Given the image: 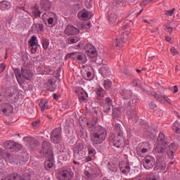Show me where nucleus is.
Listing matches in <instances>:
<instances>
[{"label": "nucleus", "mask_w": 180, "mask_h": 180, "mask_svg": "<svg viewBox=\"0 0 180 180\" xmlns=\"http://www.w3.org/2000/svg\"><path fill=\"white\" fill-rule=\"evenodd\" d=\"M108 136V131L106 128L98 125L91 129L90 131V141L93 146H98L102 144Z\"/></svg>", "instance_id": "nucleus-1"}, {"label": "nucleus", "mask_w": 180, "mask_h": 180, "mask_svg": "<svg viewBox=\"0 0 180 180\" xmlns=\"http://www.w3.org/2000/svg\"><path fill=\"white\" fill-rule=\"evenodd\" d=\"M14 73L16 77V79L18 81H21V79H26L27 81H31L33 78V72L29 69H21L20 70L15 69L14 70Z\"/></svg>", "instance_id": "nucleus-2"}, {"label": "nucleus", "mask_w": 180, "mask_h": 180, "mask_svg": "<svg viewBox=\"0 0 180 180\" xmlns=\"http://www.w3.org/2000/svg\"><path fill=\"white\" fill-rule=\"evenodd\" d=\"M66 58H72L75 61H77L79 64H85L88 61L86 55L82 52H72L66 55Z\"/></svg>", "instance_id": "nucleus-3"}, {"label": "nucleus", "mask_w": 180, "mask_h": 180, "mask_svg": "<svg viewBox=\"0 0 180 180\" xmlns=\"http://www.w3.org/2000/svg\"><path fill=\"white\" fill-rule=\"evenodd\" d=\"M40 153L43 154L44 157L51 160L53 158V150H51V143L48 141H44L42 143V148Z\"/></svg>", "instance_id": "nucleus-4"}, {"label": "nucleus", "mask_w": 180, "mask_h": 180, "mask_svg": "<svg viewBox=\"0 0 180 180\" xmlns=\"http://www.w3.org/2000/svg\"><path fill=\"white\" fill-rule=\"evenodd\" d=\"M62 140L61 128L58 127L54 129L51 133V141H52L53 144H58V143H61Z\"/></svg>", "instance_id": "nucleus-5"}, {"label": "nucleus", "mask_w": 180, "mask_h": 180, "mask_svg": "<svg viewBox=\"0 0 180 180\" xmlns=\"http://www.w3.org/2000/svg\"><path fill=\"white\" fill-rule=\"evenodd\" d=\"M84 176L87 180H98V169L94 166H90L88 170L84 171Z\"/></svg>", "instance_id": "nucleus-6"}, {"label": "nucleus", "mask_w": 180, "mask_h": 180, "mask_svg": "<svg viewBox=\"0 0 180 180\" xmlns=\"http://www.w3.org/2000/svg\"><path fill=\"white\" fill-rule=\"evenodd\" d=\"M125 140L124 135H115L111 143L112 146L117 148H123Z\"/></svg>", "instance_id": "nucleus-7"}, {"label": "nucleus", "mask_w": 180, "mask_h": 180, "mask_svg": "<svg viewBox=\"0 0 180 180\" xmlns=\"http://www.w3.org/2000/svg\"><path fill=\"white\" fill-rule=\"evenodd\" d=\"M84 51L86 54L91 58H95L98 56V52L96 51V48L91 44H87L84 46Z\"/></svg>", "instance_id": "nucleus-8"}, {"label": "nucleus", "mask_w": 180, "mask_h": 180, "mask_svg": "<svg viewBox=\"0 0 180 180\" xmlns=\"http://www.w3.org/2000/svg\"><path fill=\"white\" fill-rule=\"evenodd\" d=\"M44 86L48 91H51V92L56 91L57 85L56 84V79L53 76L48 78L46 82L44 83Z\"/></svg>", "instance_id": "nucleus-9"}, {"label": "nucleus", "mask_w": 180, "mask_h": 180, "mask_svg": "<svg viewBox=\"0 0 180 180\" xmlns=\"http://www.w3.org/2000/svg\"><path fill=\"white\" fill-rule=\"evenodd\" d=\"M143 165L146 169H151L155 165V158L151 155L146 156Z\"/></svg>", "instance_id": "nucleus-10"}, {"label": "nucleus", "mask_w": 180, "mask_h": 180, "mask_svg": "<svg viewBox=\"0 0 180 180\" xmlns=\"http://www.w3.org/2000/svg\"><path fill=\"white\" fill-rule=\"evenodd\" d=\"M24 141H25L26 146L29 147V148H31L33 150L34 148H36L39 146V141L36 140L34 138L32 137H24Z\"/></svg>", "instance_id": "nucleus-11"}, {"label": "nucleus", "mask_w": 180, "mask_h": 180, "mask_svg": "<svg viewBox=\"0 0 180 180\" xmlns=\"http://www.w3.org/2000/svg\"><path fill=\"white\" fill-rule=\"evenodd\" d=\"M65 34H67L68 36L79 34V30L72 25H68L65 30Z\"/></svg>", "instance_id": "nucleus-12"}, {"label": "nucleus", "mask_w": 180, "mask_h": 180, "mask_svg": "<svg viewBox=\"0 0 180 180\" xmlns=\"http://www.w3.org/2000/svg\"><path fill=\"white\" fill-rule=\"evenodd\" d=\"M167 168V163L162 160L161 158L156 160V164L155 165V169L157 171H165Z\"/></svg>", "instance_id": "nucleus-13"}, {"label": "nucleus", "mask_w": 180, "mask_h": 180, "mask_svg": "<svg viewBox=\"0 0 180 180\" xmlns=\"http://www.w3.org/2000/svg\"><path fill=\"white\" fill-rule=\"evenodd\" d=\"M124 112H126L127 116L131 119L133 116L136 117V108L131 105L130 103H128L127 106L124 107Z\"/></svg>", "instance_id": "nucleus-14"}, {"label": "nucleus", "mask_w": 180, "mask_h": 180, "mask_svg": "<svg viewBox=\"0 0 180 180\" xmlns=\"http://www.w3.org/2000/svg\"><path fill=\"white\" fill-rule=\"evenodd\" d=\"M1 112L6 116H9L11 113H13V106L9 103H6L1 107Z\"/></svg>", "instance_id": "nucleus-15"}, {"label": "nucleus", "mask_w": 180, "mask_h": 180, "mask_svg": "<svg viewBox=\"0 0 180 180\" xmlns=\"http://www.w3.org/2000/svg\"><path fill=\"white\" fill-rule=\"evenodd\" d=\"M99 73L103 78H107L110 75V69L108 65L104 64L99 70Z\"/></svg>", "instance_id": "nucleus-16"}, {"label": "nucleus", "mask_w": 180, "mask_h": 180, "mask_svg": "<svg viewBox=\"0 0 180 180\" xmlns=\"http://www.w3.org/2000/svg\"><path fill=\"white\" fill-rule=\"evenodd\" d=\"M7 99L10 102H18V101H19V91L16 90L11 91Z\"/></svg>", "instance_id": "nucleus-17"}, {"label": "nucleus", "mask_w": 180, "mask_h": 180, "mask_svg": "<svg viewBox=\"0 0 180 180\" xmlns=\"http://www.w3.org/2000/svg\"><path fill=\"white\" fill-rule=\"evenodd\" d=\"M41 9L43 11H50L51 8V2L49 0H41L40 2Z\"/></svg>", "instance_id": "nucleus-18"}, {"label": "nucleus", "mask_w": 180, "mask_h": 180, "mask_svg": "<svg viewBox=\"0 0 180 180\" xmlns=\"http://www.w3.org/2000/svg\"><path fill=\"white\" fill-rule=\"evenodd\" d=\"M167 146H168L167 142H165V143H159L155 148L156 153H158V154H162L165 153V150H167Z\"/></svg>", "instance_id": "nucleus-19"}, {"label": "nucleus", "mask_w": 180, "mask_h": 180, "mask_svg": "<svg viewBox=\"0 0 180 180\" xmlns=\"http://www.w3.org/2000/svg\"><path fill=\"white\" fill-rule=\"evenodd\" d=\"M60 178L62 180H70L72 178V173L69 170H63L60 172Z\"/></svg>", "instance_id": "nucleus-20"}, {"label": "nucleus", "mask_w": 180, "mask_h": 180, "mask_svg": "<svg viewBox=\"0 0 180 180\" xmlns=\"http://www.w3.org/2000/svg\"><path fill=\"white\" fill-rule=\"evenodd\" d=\"M91 13L86 10H82L80 12H79L77 16L79 19H82V20H84V19H90L91 16H89Z\"/></svg>", "instance_id": "nucleus-21"}, {"label": "nucleus", "mask_w": 180, "mask_h": 180, "mask_svg": "<svg viewBox=\"0 0 180 180\" xmlns=\"http://www.w3.org/2000/svg\"><path fill=\"white\" fill-rule=\"evenodd\" d=\"M6 150H12L16 147L17 144L13 141H6L4 143Z\"/></svg>", "instance_id": "nucleus-22"}, {"label": "nucleus", "mask_w": 180, "mask_h": 180, "mask_svg": "<svg viewBox=\"0 0 180 180\" xmlns=\"http://www.w3.org/2000/svg\"><path fill=\"white\" fill-rule=\"evenodd\" d=\"M112 103L113 101H112V98L110 97H107L105 98V103L103 106L105 112H109L110 110V107L112 106Z\"/></svg>", "instance_id": "nucleus-23"}, {"label": "nucleus", "mask_w": 180, "mask_h": 180, "mask_svg": "<svg viewBox=\"0 0 180 180\" xmlns=\"http://www.w3.org/2000/svg\"><path fill=\"white\" fill-rule=\"evenodd\" d=\"M126 38H124V36L122 34L121 39H117L115 44L116 47H124V43H126Z\"/></svg>", "instance_id": "nucleus-24"}, {"label": "nucleus", "mask_w": 180, "mask_h": 180, "mask_svg": "<svg viewBox=\"0 0 180 180\" xmlns=\"http://www.w3.org/2000/svg\"><path fill=\"white\" fill-rule=\"evenodd\" d=\"M79 99L80 102H86L88 99V93L85 92L84 90L78 92Z\"/></svg>", "instance_id": "nucleus-25"}, {"label": "nucleus", "mask_w": 180, "mask_h": 180, "mask_svg": "<svg viewBox=\"0 0 180 180\" xmlns=\"http://www.w3.org/2000/svg\"><path fill=\"white\" fill-rule=\"evenodd\" d=\"M0 9L1 11H9L11 9V3L5 1L0 2Z\"/></svg>", "instance_id": "nucleus-26"}, {"label": "nucleus", "mask_w": 180, "mask_h": 180, "mask_svg": "<svg viewBox=\"0 0 180 180\" xmlns=\"http://www.w3.org/2000/svg\"><path fill=\"white\" fill-rule=\"evenodd\" d=\"M143 144H144V143H140L136 148L137 154L139 155H141V153L143 154H146V153H147V151H148V149L143 147Z\"/></svg>", "instance_id": "nucleus-27"}, {"label": "nucleus", "mask_w": 180, "mask_h": 180, "mask_svg": "<svg viewBox=\"0 0 180 180\" xmlns=\"http://www.w3.org/2000/svg\"><path fill=\"white\" fill-rule=\"evenodd\" d=\"M121 94L124 99H129L131 98V91L125 89H121Z\"/></svg>", "instance_id": "nucleus-28"}, {"label": "nucleus", "mask_w": 180, "mask_h": 180, "mask_svg": "<svg viewBox=\"0 0 180 180\" xmlns=\"http://www.w3.org/2000/svg\"><path fill=\"white\" fill-rule=\"evenodd\" d=\"M150 94L152 96H153L155 99L158 101V102H160V103H165V102H164V100L162 99V96H164V95L160 96L157 93H155V91H151Z\"/></svg>", "instance_id": "nucleus-29"}, {"label": "nucleus", "mask_w": 180, "mask_h": 180, "mask_svg": "<svg viewBox=\"0 0 180 180\" xmlns=\"http://www.w3.org/2000/svg\"><path fill=\"white\" fill-rule=\"evenodd\" d=\"M20 174L18 173H13L7 175L6 179L7 180H20Z\"/></svg>", "instance_id": "nucleus-30"}, {"label": "nucleus", "mask_w": 180, "mask_h": 180, "mask_svg": "<svg viewBox=\"0 0 180 180\" xmlns=\"http://www.w3.org/2000/svg\"><path fill=\"white\" fill-rule=\"evenodd\" d=\"M53 72H54V71L53 70V69H51L50 67L49 66H46V67H44L41 72V74H43V75H51L53 74Z\"/></svg>", "instance_id": "nucleus-31"}, {"label": "nucleus", "mask_w": 180, "mask_h": 180, "mask_svg": "<svg viewBox=\"0 0 180 180\" xmlns=\"http://www.w3.org/2000/svg\"><path fill=\"white\" fill-rule=\"evenodd\" d=\"M117 20V15L115 13H112L108 15L109 23H115Z\"/></svg>", "instance_id": "nucleus-32"}, {"label": "nucleus", "mask_w": 180, "mask_h": 180, "mask_svg": "<svg viewBox=\"0 0 180 180\" xmlns=\"http://www.w3.org/2000/svg\"><path fill=\"white\" fill-rule=\"evenodd\" d=\"M96 123H98V118L95 117L93 118L91 122H87L86 124L89 129H92V127H96Z\"/></svg>", "instance_id": "nucleus-33"}, {"label": "nucleus", "mask_w": 180, "mask_h": 180, "mask_svg": "<svg viewBox=\"0 0 180 180\" xmlns=\"http://www.w3.org/2000/svg\"><path fill=\"white\" fill-rule=\"evenodd\" d=\"M39 108H41V112H44L46 109H49V105H47V102L44 100H41L39 103Z\"/></svg>", "instance_id": "nucleus-34"}, {"label": "nucleus", "mask_w": 180, "mask_h": 180, "mask_svg": "<svg viewBox=\"0 0 180 180\" xmlns=\"http://www.w3.org/2000/svg\"><path fill=\"white\" fill-rule=\"evenodd\" d=\"M115 129L116 131V136H123V131H122V125H120V124H115Z\"/></svg>", "instance_id": "nucleus-35"}, {"label": "nucleus", "mask_w": 180, "mask_h": 180, "mask_svg": "<svg viewBox=\"0 0 180 180\" xmlns=\"http://www.w3.org/2000/svg\"><path fill=\"white\" fill-rule=\"evenodd\" d=\"M120 171L122 174L126 175L130 172V166H129V165H123V166L120 167Z\"/></svg>", "instance_id": "nucleus-36"}, {"label": "nucleus", "mask_w": 180, "mask_h": 180, "mask_svg": "<svg viewBox=\"0 0 180 180\" xmlns=\"http://www.w3.org/2000/svg\"><path fill=\"white\" fill-rule=\"evenodd\" d=\"M78 41H79V37H71L68 39V44H74L78 43Z\"/></svg>", "instance_id": "nucleus-37"}, {"label": "nucleus", "mask_w": 180, "mask_h": 180, "mask_svg": "<svg viewBox=\"0 0 180 180\" xmlns=\"http://www.w3.org/2000/svg\"><path fill=\"white\" fill-rule=\"evenodd\" d=\"M145 180H158V176L155 173H150L146 176Z\"/></svg>", "instance_id": "nucleus-38"}, {"label": "nucleus", "mask_w": 180, "mask_h": 180, "mask_svg": "<svg viewBox=\"0 0 180 180\" xmlns=\"http://www.w3.org/2000/svg\"><path fill=\"white\" fill-rule=\"evenodd\" d=\"M173 130L175 133L180 134V122L179 121H176L173 126Z\"/></svg>", "instance_id": "nucleus-39"}, {"label": "nucleus", "mask_w": 180, "mask_h": 180, "mask_svg": "<svg viewBox=\"0 0 180 180\" xmlns=\"http://www.w3.org/2000/svg\"><path fill=\"white\" fill-rule=\"evenodd\" d=\"M84 149V144L82 143H77L75 147V153H79L80 151H82Z\"/></svg>", "instance_id": "nucleus-40"}, {"label": "nucleus", "mask_w": 180, "mask_h": 180, "mask_svg": "<svg viewBox=\"0 0 180 180\" xmlns=\"http://www.w3.org/2000/svg\"><path fill=\"white\" fill-rule=\"evenodd\" d=\"M104 92H105V90H103V89H102L101 87H99L97 89L96 95L98 99H102V98H103Z\"/></svg>", "instance_id": "nucleus-41"}, {"label": "nucleus", "mask_w": 180, "mask_h": 180, "mask_svg": "<svg viewBox=\"0 0 180 180\" xmlns=\"http://www.w3.org/2000/svg\"><path fill=\"white\" fill-rule=\"evenodd\" d=\"M87 150H88V153L91 157H94L95 155V154H96V150L91 145L88 146Z\"/></svg>", "instance_id": "nucleus-42"}, {"label": "nucleus", "mask_w": 180, "mask_h": 180, "mask_svg": "<svg viewBox=\"0 0 180 180\" xmlns=\"http://www.w3.org/2000/svg\"><path fill=\"white\" fill-rule=\"evenodd\" d=\"M159 143L165 144V135H164V133H160L158 139Z\"/></svg>", "instance_id": "nucleus-43"}, {"label": "nucleus", "mask_w": 180, "mask_h": 180, "mask_svg": "<svg viewBox=\"0 0 180 180\" xmlns=\"http://www.w3.org/2000/svg\"><path fill=\"white\" fill-rule=\"evenodd\" d=\"M49 44H50V41H49V39L46 38L43 39L42 46H43L44 50H47L49 49Z\"/></svg>", "instance_id": "nucleus-44"}, {"label": "nucleus", "mask_w": 180, "mask_h": 180, "mask_svg": "<svg viewBox=\"0 0 180 180\" xmlns=\"http://www.w3.org/2000/svg\"><path fill=\"white\" fill-rule=\"evenodd\" d=\"M176 150H178V147L176 145H175V143H171L169 146L167 151H172L175 153Z\"/></svg>", "instance_id": "nucleus-45"}, {"label": "nucleus", "mask_w": 180, "mask_h": 180, "mask_svg": "<svg viewBox=\"0 0 180 180\" xmlns=\"http://www.w3.org/2000/svg\"><path fill=\"white\" fill-rule=\"evenodd\" d=\"M103 86L105 89H110V86H112V82H110V80L109 79L105 80L103 83Z\"/></svg>", "instance_id": "nucleus-46"}, {"label": "nucleus", "mask_w": 180, "mask_h": 180, "mask_svg": "<svg viewBox=\"0 0 180 180\" xmlns=\"http://www.w3.org/2000/svg\"><path fill=\"white\" fill-rule=\"evenodd\" d=\"M30 46H35L37 44V37L36 36H32L31 39L29 41Z\"/></svg>", "instance_id": "nucleus-47"}, {"label": "nucleus", "mask_w": 180, "mask_h": 180, "mask_svg": "<svg viewBox=\"0 0 180 180\" xmlns=\"http://www.w3.org/2000/svg\"><path fill=\"white\" fill-rule=\"evenodd\" d=\"M44 165H45L46 169L53 168V162H51V160H50V159H49V160L45 161Z\"/></svg>", "instance_id": "nucleus-48"}, {"label": "nucleus", "mask_w": 180, "mask_h": 180, "mask_svg": "<svg viewBox=\"0 0 180 180\" xmlns=\"http://www.w3.org/2000/svg\"><path fill=\"white\" fill-rule=\"evenodd\" d=\"M35 27L37 32H43L44 30V25L43 24H35Z\"/></svg>", "instance_id": "nucleus-49"}, {"label": "nucleus", "mask_w": 180, "mask_h": 180, "mask_svg": "<svg viewBox=\"0 0 180 180\" xmlns=\"http://www.w3.org/2000/svg\"><path fill=\"white\" fill-rule=\"evenodd\" d=\"M5 99H6V97L5 96V94L2 92V90L0 89V103H2V102H4Z\"/></svg>", "instance_id": "nucleus-50"}, {"label": "nucleus", "mask_w": 180, "mask_h": 180, "mask_svg": "<svg viewBox=\"0 0 180 180\" xmlns=\"http://www.w3.org/2000/svg\"><path fill=\"white\" fill-rule=\"evenodd\" d=\"M153 1H154V0H143L141 3V6H147V5H148V4H151V2H153Z\"/></svg>", "instance_id": "nucleus-51"}, {"label": "nucleus", "mask_w": 180, "mask_h": 180, "mask_svg": "<svg viewBox=\"0 0 180 180\" xmlns=\"http://www.w3.org/2000/svg\"><path fill=\"white\" fill-rule=\"evenodd\" d=\"M174 153L175 152L167 150V157H168V158H169V160H174Z\"/></svg>", "instance_id": "nucleus-52"}, {"label": "nucleus", "mask_w": 180, "mask_h": 180, "mask_svg": "<svg viewBox=\"0 0 180 180\" xmlns=\"http://www.w3.org/2000/svg\"><path fill=\"white\" fill-rule=\"evenodd\" d=\"M165 27H166V29L167 30L169 34H172V30H174L172 27H169L168 26V24H165Z\"/></svg>", "instance_id": "nucleus-53"}, {"label": "nucleus", "mask_w": 180, "mask_h": 180, "mask_svg": "<svg viewBox=\"0 0 180 180\" xmlns=\"http://www.w3.org/2000/svg\"><path fill=\"white\" fill-rule=\"evenodd\" d=\"M85 5L88 9H91L92 8V0L86 1Z\"/></svg>", "instance_id": "nucleus-54"}, {"label": "nucleus", "mask_w": 180, "mask_h": 180, "mask_svg": "<svg viewBox=\"0 0 180 180\" xmlns=\"http://www.w3.org/2000/svg\"><path fill=\"white\" fill-rule=\"evenodd\" d=\"M32 13H33L34 15H35V16H37V17H40V15H41V12L39 9H37V8H36L35 10H34V11H32Z\"/></svg>", "instance_id": "nucleus-55"}, {"label": "nucleus", "mask_w": 180, "mask_h": 180, "mask_svg": "<svg viewBox=\"0 0 180 180\" xmlns=\"http://www.w3.org/2000/svg\"><path fill=\"white\" fill-rule=\"evenodd\" d=\"M30 47H32L31 48V53L32 54L36 53V51H37V44L31 46Z\"/></svg>", "instance_id": "nucleus-56"}, {"label": "nucleus", "mask_w": 180, "mask_h": 180, "mask_svg": "<svg viewBox=\"0 0 180 180\" xmlns=\"http://www.w3.org/2000/svg\"><path fill=\"white\" fill-rule=\"evenodd\" d=\"M174 12H175V8H173L170 11H167L165 15L167 16H172V15H174Z\"/></svg>", "instance_id": "nucleus-57"}, {"label": "nucleus", "mask_w": 180, "mask_h": 180, "mask_svg": "<svg viewBox=\"0 0 180 180\" xmlns=\"http://www.w3.org/2000/svg\"><path fill=\"white\" fill-rule=\"evenodd\" d=\"M170 52H171V54H172L173 56H178V54L179 53L178 51L175 49V48L171 49Z\"/></svg>", "instance_id": "nucleus-58"}, {"label": "nucleus", "mask_w": 180, "mask_h": 180, "mask_svg": "<svg viewBox=\"0 0 180 180\" xmlns=\"http://www.w3.org/2000/svg\"><path fill=\"white\" fill-rule=\"evenodd\" d=\"M6 68V65L5 63H0V72H4L5 71V69Z\"/></svg>", "instance_id": "nucleus-59"}, {"label": "nucleus", "mask_w": 180, "mask_h": 180, "mask_svg": "<svg viewBox=\"0 0 180 180\" xmlns=\"http://www.w3.org/2000/svg\"><path fill=\"white\" fill-rule=\"evenodd\" d=\"M162 98L165 100V102H167V103L171 104V99L169 98H167V96L163 95L162 96Z\"/></svg>", "instance_id": "nucleus-60"}, {"label": "nucleus", "mask_w": 180, "mask_h": 180, "mask_svg": "<svg viewBox=\"0 0 180 180\" xmlns=\"http://www.w3.org/2000/svg\"><path fill=\"white\" fill-rule=\"evenodd\" d=\"M123 2V0H113L114 5H120Z\"/></svg>", "instance_id": "nucleus-61"}, {"label": "nucleus", "mask_w": 180, "mask_h": 180, "mask_svg": "<svg viewBox=\"0 0 180 180\" xmlns=\"http://www.w3.org/2000/svg\"><path fill=\"white\" fill-rule=\"evenodd\" d=\"M53 23H54V18H49L48 19V25H53Z\"/></svg>", "instance_id": "nucleus-62"}, {"label": "nucleus", "mask_w": 180, "mask_h": 180, "mask_svg": "<svg viewBox=\"0 0 180 180\" xmlns=\"http://www.w3.org/2000/svg\"><path fill=\"white\" fill-rule=\"evenodd\" d=\"M40 124V121L39 120H37V121H35L34 122L32 123V125L34 127H36L37 126H39V124Z\"/></svg>", "instance_id": "nucleus-63"}, {"label": "nucleus", "mask_w": 180, "mask_h": 180, "mask_svg": "<svg viewBox=\"0 0 180 180\" xmlns=\"http://www.w3.org/2000/svg\"><path fill=\"white\" fill-rule=\"evenodd\" d=\"M91 22H89L86 24L85 27L86 29H91Z\"/></svg>", "instance_id": "nucleus-64"}]
</instances>
